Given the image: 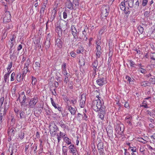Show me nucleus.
Wrapping results in <instances>:
<instances>
[{
    "instance_id": "obj_56",
    "label": "nucleus",
    "mask_w": 155,
    "mask_h": 155,
    "mask_svg": "<svg viewBox=\"0 0 155 155\" xmlns=\"http://www.w3.org/2000/svg\"><path fill=\"white\" fill-rule=\"evenodd\" d=\"M151 59L155 60V52L152 53L150 55Z\"/></svg>"
},
{
    "instance_id": "obj_2",
    "label": "nucleus",
    "mask_w": 155,
    "mask_h": 155,
    "mask_svg": "<svg viewBox=\"0 0 155 155\" xmlns=\"http://www.w3.org/2000/svg\"><path fill=\"white\" fill-rule=\"evenodd\" d=\"M73 3L71 2H66L65 4L66 8L70 10L76 9L79 6V0H73Z\"/></svg>"
},
{
    "instance_id": "obj_19",
    "label": "nucleus",
    "mask_w": 155,
    "mask_h": 155,
    "mask_svg": "<svg viewBox=\"0 0 155 155\" xmlns=\"http://www.w3.org/2000/svg\"><path fill=\"white\" fill-rule=\"evenodd\" d=\"M153 112H150L149 110H147L146 113L147 114H149L151 117L153 118H154L155 117V110H153Z\"/></svg>"
},
{
    "instance_id": "obj_3",
    "label": "nucleus",
    "mask_w": 155,
    "mask_h": 155,
    "mask_svg": "<svg viewBox=\"0 0 155 155\" xmlns=\"http://www.w3.org/2000/svg\"><path fill=\"white\" fill-rule=\"evenodd\" d=\"M51 134L52 136H54L57 134L56 131L59 130V128L54 122L50 123L49 126Z\"/></svg>"
},
{
    "instance_id": "obj_31",
    "label": "nucleus",
    "mask_w": 155,
    "mask_h": 155,
    "mask_svg": "<svg viewBox=\"0 0 155 155\" xmlns=\"http://www.w3.org/2000/svg\"><path fill=\"white\" fill-rule=\"evenodd\" d=\"M20 117L21 119L25 118V113L22 111H21L19 112Z\"/></svg>"
},
{
    "instance_id": "obj_18",
    "label": "nucleus",
    "mask_w": 155,
    "mask_h": 155,
    "mask_svg": "<svg viewBox=\"0 0 155 155\" xmlns=\"http://www.w3.org/2000/svg\"><path fill=\"white\" fill-rule=\"evenodd\" d=\"M55 31L58 34V35L59 37L61 36L62 34V30L60 26H58L56 28Z\"/></svg>"
},
{
    "instance_id": "obj_32",
    "label": "nucleus",
    "mask_w": 155,
    "mask_h": 155,
    "mask_svg": "<svg viewBox=\"0 0 155 155\" xmlns=\"http://www.w3.org/2000/svg\"><path fill=\"white\" fill-rule=\"evenodd\" d=\"M120 8L121 10H124L125 9V3L124 2H122L120 4Z\"/></svg>"
},
{
    "instance_id": "obj_64",
    "label": "nucleus",
    "mask_w": 155,
    "mask_h": 155,
    "mask_svg": "<svg viewBox=\"0 0 155 155\" xmlns=\"http://www.w3.org/2000/svg\"><path fill=\"white\" fill-rule=\"evenodd\" d=\"M124 107L126 108L129 109L130 108L129 103L127 102H126L124 104Z\"/></svg>"
},
{
    "instance_id": "obj_57",
    "label": "nucleus",
    "mask_w": 155,
    "mask_h": 155,
    "mask_svg": "<svg viewBox=\"0 0 155 155\" xmlns=\"http://www.w3.org/2000/svg\"><path fill=\"white\" fill-rule=\"evenodd\" d=\"M92 148H93L92 151L93 152V153L94 154H95L96 153H97V152L96 151L95 147L94 145H93L92 146Z\"/></svg>"
},
{
    "instance_id": "obj_37",
    "label": "nucleus",
    "mask_w": 155,
    "mask_h": 155,
    "mask_svg": "<svg viewBox=\"0 0 155 155\" xmlns=\"http://www.w3.org/2000/svg\"><path fill=\"white\" fill-rule=\"evenodd\" d=\"M84 32H86V31H85V30L84 29L83 31V35L82 36V38L83 39L85 40V41H87V37H86V35L85 33H84Z\"/></svg>"
},
{
    "instance_id": "obj_16",
    "label": "nucleus",
    "mask_w": 155,
    "mask_h": 155,
    "mask_svg": "<svg viewBox=\"0 0 155 155\" xmlns=\"http://www.w3.org/2000/svg\"><path fill=\"white\" fill-rule=\"evenodd\" d=\"M38 100L36 99H31L29 103V105L31 107H33L36 104Z\"/></svg>"
},
{
    "instance_id": "obj_41",
    "label": "nucleus",
    "mask_w": 155,
    "mask_h": 155,
    "mask_svg": "<svg viewBox=\"0 0 155 155\" xmlns=\"http://www.w3.org/2000/svg\"><path fill=\"white\" fill-rule=\"evenodd\" d=\"M138 71L143 74H145L147 72L146 70L143 69V68H141L140 69H138Z\"/></svg>"
},
{
    "instance_id": "obj_28",
    "label": "nucleus",
    "mask_w": 155,
    "mask_h": 155,
    "mask_svg": "<svg viewBox=\"0 0 155 155\" xmlns=\"http://www.w3.org/2000/svg\"><path fill=\"white\" fill-rule=\"evenodd\" d=\"M64 140L68 145H69L71 143V140L67 137H64Z\"/></svg>"
},
{
    "instance_id": "obj_51",
    "label": "nucleus",
    "mask_w": 155,
    "mask_h": 155,
    "mask_svg": "<svg viewBox=\"0 0 155 155\" xmlns=\"http://www.w3.org/2000/svg\"><path fill=\"white\" fill-rule=\"evenodd\" d=\"M99 152L100 153V155H103L104 154V148H98Z\"/></svg>"
},
{
    "instance_id": "obj_13",
    "label": "nucleus",
    "mask_w": 155,
    "mask_h": 155,
    "mask_svg": "<svg viewBox=\"0 0 155 155\" xmlns=\"http://www.w3.org/2000/svg\"><path fill=\"white\" fill-rule=\"evenodd\" d=\"M15 38L16 37L13 35L9 41L8 45H9L10 48H12L14 44Z\"/></svg>"
},
{
    "instance_id": "obj_58",
    "label": "nucleus",
    "mask_w": 155,
    "mask_h": 155,
    "mask_svg": "<svg viewBox=\"0 0 155 155\" xmlns=\"http://www.w3.org/2000/svg\"><path fill=\"white\" fill-rule=\"evenodd\" d=\"M12 62H10L8 64L7 68V70H11L12 67Z\"/></svg>"
},
{
    "instance_id": "obj_25",
    "label": "nucleus",
    "mask_w": 155,
    "mask_h": 155,
    "mask_svg": "<svg viewBox=\"0 0 155 155\" xmlns=\"http://www.w3.org/2000/svg\"><path fill=\"white\" fill-rule=\"evenodd\" d=\"M71 30L72 31V34L73 35H75L77 34L78 32L74 26H71Z\"/></svg>"
},
{
    "instance_id": "obj_50",
    "label": "nucleus",
    "mask_w": 155,
    "mask_h": 155,
    "mask_svg": "<svg viewBox=\"0 0 155 155\" xmlns=\"http://www.w3.org/2000/svg\"><path fill=\"white\" fill-rule=\"evenodd\" d=\"M62 71L64 75L70 76V74L67 72L66 69H62Z\"/></svg>"
},
{
    "instance_id": "obj_62",
    "label": "nucleus",
    "mask_w": 155,
    "mask_h": 155,
    "mask_svg": "<svg viewBox=\"0 0 155 155\" xmlns=\"http://www.w3.org/2000/svg\"><path fill=\"white\" fill-rule=\"evenodd\" d=\"M26 94L27 95H30L31 92V90L30 89L27 88L26 89Z\"/></svg>"
},
{
    "instance_id": "obj_14",
    "label": "nucleus",
    "mask_w": 155,
    "mask_h": 155,
    "mask_svg": "<svg viewBox=\"0 0 155 155\" xmlns=\"http://www.w3.org/2000/svg\"><path fill=\"white\" fill-rule=\"evenodd\" d=\"M124 127L123 125L122 124L121 125L118 126L117 129L116 128L115 130H116V132H117V130H118V131L117 132L118 133H119V134L120 135H122L124 131Z\"/></svg>"
},
{
    "instance_id": "obj_4",
    "label": "nucleus",
    "mask_w": 155,
    "mask_h": 155,
    "mask_svg": "<svg viewBox=\"0 0 155 155\" xmlns=\"http://www.w3.org/2000/svg\"><path fill=\"white\" fill-rule=\"evenodd\" d=\"M17 100L18 101H19L21 106L25 104L26 97L24 92H22L19 94Z\"/></svg>"
},
{
    "instance_id": "obj_12",
    "label": "nucleus",
    "mask_w": 155,
    "mask_h": 155,
    "mask_svg": "<svg viewBox=\"0 0 155 155\" xmlns=\"http://www.w3.org/2000/svg\"><path fill=\"white\" fill-rule=\"evenodd\" d=\"M85 98L84 96L82 95L80 100V106L81 107H84L85 104Z\"/></svg>"
},
{
    "instance_id": "obj_46",
    "label": "nucleus",
    "mask_w": 155,
    "mask_h": 155,
    "mask_svg": "<svg viewBox=\"0 0 155 155\" xmlns=\"http://www.w3.org/2000/svg\"><path fill=\"white\" fill-rule=\"evenodd\" d=\"M35 67H34V69L35 70L39 69V62H36L35 64Z\"/></svg>"
},
{
    "instance_id": "obj_27",
    "label": "nucleus",
    "mask_w": 155,
    "mask_h": 155,
    "mask_svg": "<svg viewBox=\"0 0 155 155\" xmlns=\"http://www.w3.org/2000/svg\"><path fill=\"white\" fill-rule=\"evenodd\" d=\"M59 124L60 126L64 130L66 129L68 127L66 126L65 124L64 123L63 121L62 120H61L59 122Z\"/></svg>"
},
{
    "instance_id": "obj_38",
    "label": "nucleus",
    "mask_w": 155,
    "mask_h": 155,
    "mask_svg": "<svg viewBox=\"0 0 155 155\" xmlns=\"http://www.w3.org/2000/svg\"><path fill=\"white\" fill-rule=\"evenodd\" d=\"M9 75H8V74H5L4 76V80L5 82H8V78L9 77Z\"/></svg>"
},
{
    "instance_id": "obj_17",
    "label": "nucleus",
    "mask_w": 155,
    "mask_h": 155,
    "mask_svg": "<svg viewBox=\"0 0 155 155\" xmlns=\"http://www.w3.org/2000/svg\"><path fill=\"white\" fill-rule=\"evenodd\" d=\"M56 45L58 47L61 48L62 47V43L61 39L59 38H57L55 41Z\"/></svg>"
},
{
    "instance_id": "obj_53",
    "label": "nucleus",
    "mask_w": 155,
    "mask_h": 155,
    "mask_svg": "<svg viewBox=\"0 0 155 155\" xmlns=\"http://www.w3.org/2000/svg\"><path fill=\"white\" fill-rule=\"evenodd\" d=\"M139 31L140 34H142L143 31V28L141 26H139L138 27Z\"/></svg>"
},
{
    "instance_id": "obj_34",
    "label": "nucleus",
    "mask_w": 155,
    "mask_h": 155,
    "mask_svg": "<svg viewBox=\"0 0 155 155\" xmlns=\"http://www.w3.org/2000/svg\"><path fill=\"white\" fill-rule=\"evenodd\" d=\"M129 64H130V66L132 67H133L134 68H136V67L135 65L136 64L132 60H130L129 61Z\"/></svg>"
},
{
    "instance_id": "obj_7",
    "label": "nucleus",
    "mask_w": 155,
    "mask_h": 155,
    "mask_svg": "<svg viewBox=\"0 0 155 155\" xmlns=\"http://www.w3.org/2000/svg\"><path fill=\"white\" fill-rule=\"evenodd\" d=\"M100 112L98 114V117L101 120H103L104 119V117L105 115V109L104 107H102L100 110Z\"/></svg>"
},
{
    "instance_id": "obj_15",
    "label": "nucleus",
    "mask_w": 155,
    "mask_h": 155,
    "mask_svg": "<svg viewBox=\"0 0 155 155\" xmlns=\"http://www.w3.org/2000/svg\"><path fill=\"white\" fill-rule=\"evenodd\" d=\"M4 98V97H2L0 99V111L6 110V108L5 105L4 107H2Z\"/></svg>"
},
{
    "instance_id": "obj_61",
    "label": "nucleus",
    "mask_w": 155,
    "mask_h": 155,
    "mask_svg": "<svg viewBox=\"0 0 155 155\" xmlns=\"http://www.w3.org/2000/svg\"><path fill=\"white\" fill-rule=\"evenodd\" d=\"M55 17V12H52L51 14V18L53 20V19H54Z\"/></svg>"
},
{
    "instance_id": "obj_24",
    "label": "nucleus",
    "mask_w": 155,
    "mask_h": 155,
    "mask_svg": "<svg viewBox=\"0 0 155 155\" xmlns=\"http://www.w3.org/2000/svg\"><path fill=\"white\" fill-rule=\"evenodd\" d=\"M84 48L82 46H80L77 50L76 52L77 54H80L83 52L84 51Z\"/></svg>"
},
{
    "instance_id": "obj_9",
    "label": "nucleus",
    "mask_w": 155,
    "mask_h": 155,
    "mask_svg": "<svg viewBox=\"0 0 155 155\" xmlns=\"http://www.w3.org/2000/svg\"><path fill=\"white\" fill-rule=\"evenodd\" d=\"M96 82L99 85L102 86L106 83L105 78H99L97 80Z\"/></svg>"
},
{
    "instance_id": "obj_52",
    "label": "nucleus",
    "mask_w": 155,
    "mask_h": 155,
    "mask_svg": "<svg viewBox=\"0 0 155 155\" xmlns=\"http://www.w3.org/2000/svg\"><path fill=\"white\" fill-rule=\"evenodd\" d=\"M46 7V4L44 3L43 5H42L41 8V14H42V13H44V10L45 9V8Z\"/></svg>"
},
{
    "instance_id": "obj_63",
    "label": "nucleus",
    "mask_w": 155,
    "mask_h": 155,
    "mask_svg": "<svg viewBox=\"0 0 155 155\" xmlns=\"http://www.w3.org/2000/svg\"><path fill=\"white\" fill-rule=\"evenodd\" d=\"M148 2V0H143L142 3V5L143 6H145Z\"/></svg>"
},
{
    "instance_id": "obj_39",
    "label": "nucleus",
    "mask_w": 155,
    "mask_h": 155,
    "mask_svg": "<svg viewBox=\"0 0 155 155\" xmlns=\"http://www.w3.org/2000/svg\"><path fill=\"white\" fill-rule=\"evenodd\" d=\"M16 79L18 82H20L21 81L22 78L20 74H17Z\"/></svg>"
},
{
    "instance_id": "obj_43",
    "label": "nucleus",
    "mask_w": 155,
    "mask_h": 155,
    "mask_svg": "<svg viewBox=\"0 0 155 155\" xmlns=\"http://www.w3.org/2000/svg\"><path fill=\"white\" fill-rule=\"evenodd\" d=\"M19 137L21 139H23L24 137V132H21L19 133L18 134Z\"/></svg>"
},
{
    "instance_id": "obj_23",
    "label": "nucleus",
    "mask_w": 155,
    "mask_h": 155,
    "mask_svg": "<svg viewBox=\"0 0 155 155\" xmlns=\"http://www.w3.org/2000/svg\"><path fill=\"white\" fill-rule=\"evenodd\" d=\"M101 43V41L96 42V44L97 45V46L96 48L97 51H100L101 50V47L100 46Z\"/></svg>"
},
{
    "instance_id": "obj_30",
    "label": "nucleus",
    "mask_w": 155,
    "mask_h": 155,
    "mask_svg": "<svg viewBox=\"0 0 155 155\" xmlns=\"http://www.w3.org/2000/svg\"><path fill=\"white\" fill-rule=\"evenodd\" d=\"M107 27L105 26H104L99 31V33L100 34L102 35L104 31H105Z\"/></svg>"
},
{
    "instance_id": "obj_45",
    "label": "nucleus",
    "mask_w": 155,
    "mask_h": 155,
    "mask_svg": "<svg viewBox=\"0 0 155 155\" xmlns=\"http://www.w3.org/2000/svg\"><path fill=\"white\" fill-rule=\"evenodd\" d=\"M128 150H131L133 152H136V148L135 147H130Z\"/></svg>"
},
{
    "instance_id": "obj_49",
    "label": "nucleus",
    "mask_w": 155,
    "mask_h": 155,
    "mask_svg": "<svg viewBox=\"0 0 155 155\" xmlns=\"http://www.w3.org/2000/svg\"><path fill=\"white\" fill-rule=\"evenodd\" d=\"M149 81L152 84H155V78L154 76L151 78Z\"/></svg>"
},
{
    "instance_id": "obj_29",
    "label": "nucleus",
    "mask_w": 155,
    "mask_h": 155,
    "mask_svg": "<svg viewBox=\"0 0 155 155\" xmlns=\"http://www.w3.org/2000/svg\"><path fill=\"white\" fill-rule=\"evenodd\" d=\"M50 42L49 39H47L45 43V47L47 48H48L50 46Z\"/></svg>"
},
{
    "instance_id": "obj_42",
    "label": "nucleus",
    "mask_w": 155,
    "mask_h": 155,
    "mask_svg": "<svg viewBox=\"0 0 155 155\" xmlns=\"http://www.w3.org/2000/svg\"><path fill=\"white\" fill-rule=\"evenodd\" d=\"M34 44H35V47L36 49H38L39 48V44L38 41L34 40Z\"/></svg>"
},
{
    "instance_id": "obj_44",
    "label": "nucleus",
    "mask_w": 155,
    "mask_h": 155,
    "mask_svg": "<svg viewBox=\"0 0 155 155\" xmlns=\"http://www.w3.org/2000/svg\"><path fill=\"white\" fill-rule=\"evenodd\" d=\"M148 84L149 83L147 82L144 81L141 83V86L145 87L147 86H148Z\"/></svg>"
},
{
    "instance_id": "obj_60",
    "label": "nucleus",
    "mask_w": 155,
    "mask_h": 155,
    "mask_svg": "<svg viewBox=\"0 0 155 155\" xmlns=\"http://www.w3.org/2000/svg\"><path fill=\"white\" fill-rule=\"evenodd\" d=\"M97 69H94L93 71V73L92 75V76H93L94 77H95L96 75V71H97Z\"/></svg>"
},
{
    "instance_id": "obj_10",
    "label": "nucleus",
    "mask_w": 155,
    "mask_h": 155,
    "mask_svg": "<svg viewBox=\"0 0 155 155\" xmlns=\"http://www.w3.org/2000/svg\"><path fill=\"white\" fill-rule=\"evenodd\" d=\"M51 101L52 106L55 108H57L59 111H61V107L59 105L56 104L52 98H51Z\"/></svg>"
},
{
    "instance_id": "obj_48",
    "label": "nucleus",
    "mask_w": 155,
    "mask_h": 155,
    "mask_svg": "<svg viewBox=\"0 0 155 155\" xmlns=\"http://www.w3.org/2000/svg\"><path fill=\"white\" fill-rule=\"evenodd\" d=\"M79 62L81 66H84L85 65V62L84 59H81L79 60Z\"/></svg>"
},
{
    "instance_id": "obj_35",
    "label": "nucleus",
    "mask_w": 155,
    "mask_h": 155,
    "mask_svg": "<svg viewBox=\"0 0 155 155\" xmlns=\"http://www.w3.org/2000/svg\"><path fill=\"white\" fill-rule=\"evenodd\" d=\"M93 69H97V67L98 66V62L97 60L94 61L92 64Z\"/></svg>"
},
{
    "instance_id": "obj_5",
    "label": "nucleus",
    "mask_w": 155,
    "mask_h": 155,
    "mask_svg": "<svg viewBox=\"0 0 155 155\" xmlns=\"http://www.w3.org/2000/svg\"><path fill=\"white\" fill-rule=\"evenodd\" d=\"M109 11V7L107 6H103L101 8V17H106L108 15Z\"/></svg>"
},
{
    "instance_id": "obj_22",
    "label": "nucleus",
    "mask_w": 155,
    "mask_h": 155,
    "mask_svg": "<svg viewBox=\"0 0 155 155\" xmlns=\"http://www.w3.org/2000/svg\"><path fill=\"white\" fill-rule=\"evenodd\" d=\"M29 61L28 60H27L25 63V67L24 68V73H23V74H26L27 72H28V65L29 64Z\"/></svg>"
},
{
    "instance_id": "obj_11",
    "label": "nucleus",
    "mask_w": 155,
    "mask_h": 155,
    "mask_svg": "<svg viewBox=\"0 0 155 155\" xmlns=\"http://www.w3.org/2000/svg\"><path fill=\"white\" fill-rule=\"evenodd\" d=\"M68 110L69 111L71 114H75L77 109L75 107H73L71 105H68Z\"/></svg>"
},
{
    "instance_id": "obj_59",
    "label": "nucleus",
    "mask_w": 155,
    "mask_h": 155,
    "mask_svg": "<svg viewBox=\"0 0 155 155\" xmlns=\"http://www.w3.org/2000/svg\"><path fill=\"white\" fill-rule=\"evenodd\" d=\"M68 151L67 147L65 146L63 147L62 152L63 153L67 152Z\"/></svg>"
},
{
    "instance_id": "obj_54",
    "label": "nucleus",
    "mask_w": 155,
    "mask_h": 155,
    "mask_svg": "<svg viewBox=\"0 0 155 155\" xmlns=\"http://www.w3.org/2000/svg\"><path fill=\"white\" fill-rule=\"evenodd\" d=\"M98 148H104L103 143H98L97 144Z\"/></svg>"
},
{
    "instance_id": "obj_40",
    "label": "nucleus",
    "mask_w": 155,
    "mask_h": 155,
    "mask_svg": "<svg viewBox=\"0 0 155 155\" xmlns=\"http://www.w3.org/2000/svg\"><path fill=\"white\" fill-rule=\"evenodd\" d=\"M101 53H102L101 52V51H97L96 54V58L97 59L99 58L100 57Z\"/></svg>"
},
{
    "instance_id": "obj_33",
    "label": "nucleus",
    "mask_w": 155,
    "mask_h": 155,
    "mask_svg": "<svg viewBox=\"0 0 155 155\" xmlns=\"http://www.w3.org/2000/svg\"><path fill=\"white\" fill-rule=\"evenodd\" d=\"M128 5L130 8H132L134 5V0H129L128 1Z\"/></svg>"
},
{
    "instance_id": "obj_21",
    "label": "nucleus",
    "mask_w": 155,
    "mask_h": 155,
    "mask_svg": "<svg viewBox=\"0 0 155 155\" xmlns=\"http://www.w3.org/2000/svg\"><path fill=\"white\" fill-rule=\"evenodd\" d=\"M6 111H0V124L2 122L3 119V116L5 115Z\"/></svg>"
},
{
    "instance_id": "obj_47",
    "label": "nucleus",
    "mask_w": 155,
    "mask_h": 155,
    "mask_svg": "<svg viewBox=\"0 0 155 155\" xmlns=\"http://www.w3.org/2000/svg\"><path fill=\"white\" fill-rule=\"evenodd\" d=\"M126 79L127 80V81H129V82L130 84H131L133 81L132 80L131 78L128 76H127L126 77Z\"/></svg>"
},
{
    "instance_id": "obj_6",
    "label": "nucleus",
    "mask_w": 155,
    "mask_h": 155,
    "mask_svg": "<svg viewBox=\"0 0 155 155\" xmlns=\"http://www.w3.org/2000/svg\"><path fill=\"white\" fill-rule=\"evenodd\" d=\"M11 17L10 13V12L8 11H6L5 12V15L3 18V21L4 23L9 22L11 19Z\"/></svg>"
},
{
    "instance_id": "obj_8",
    "label": "nucleus",
    "mask_w": 155,
    "mask_h": 155,
    "mask_svg": "<svg viewBox=\"0 0 155 155\" xmlns=\"http://www.w3.org/2000/svg\"><path fill=\"white\" fill-rule=\"evenodd\" d=\"M69 152L72 153L73 155H76L77 150L73 144H71L68 147Z\"/></svg>"
},
{
    "instance_id": "obj_26",
    "label": "nucleus",
    "mask_w": 155,
    "mask_h": 155,
    "mask_svg": "<svg viewBox=\"0 0 155 155\" xmlns=\"http://www.w3.org/2000/svg\"><path fill=\"white\" fill-rule=\"evenodd\" d=\"M150 98V97H149L146 98H145L144 99V100L143 101V103H142L143 104V105H148L150 104V103L151 102L150 101H147V100L148 99H149V98Z\"/></svg>"
},
{
    "instance_id": "obj_1",
    "label": "nucleus",
    "mask_w": 155,
    "mask_h": 155,
    "mask_svg": "<svg viewBox=\"0 0 155 155\" xmlns=\"http://www.w3.org/2000/svg\"><path fill=\"white\" fill-rule=\"evenodd\" d=\"M91 107L92 109L96 112L99 111L102 107H104V106L102 105L101 101L100 99L94 100Z\"/></svg>"
},
{
    "instance_id": "obj_36",
    "label": "nucleus",
    "mask_w": 155,
    "mask_h": 155,
    "mask_svg": "<svg viewBox=\"0 0 155 155\" xmlns=\"http://www.w3.org/2000/svg\"><path fill=\"white\" fill-rule=\"evenodd\" d=\"M138 141L140 142L143 143V144H145L147 143V141L141 138H139L138 139Z\"/></svg>"
},
{
    "instance_id": "obj_55",
    "label": "nucleus",
    "mask_w": 155,
    "mask_h": 155,
    "mask_svg": "<svg viewBox=\"0 0 155 155\" xmlns=\"http://www.w3.org/2000/svg\"><path fill=\"white\" fill-rule=\"evenodd\" d=\"M15 76V72H13L11 75V81H14V78Z\"/></svg>"
},
{
    "instance_id": "obj_20",
    "label": "nucleus",
    "mask_w": 155,
    "mask_h": 155,
    "mask_svg": "<svg viewBox=\"0 0 155 155\" xmlns=\"http://www.w3.org/2000/svg\"><path fill=\"white\" fill-rule=\"evenodd\" d=\"M15 133V131L14 129L12 128L9 129L8 130V133L9 136L11 137L12 136H13Z\"/></svg>"
}]
</instances>
